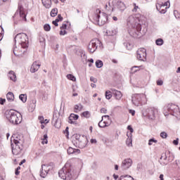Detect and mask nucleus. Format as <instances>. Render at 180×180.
<instances>
[{
  "label": "nucleus",
  "mask_w": 180,
  "mask_h": 180,
  "mask_svg": "<svg viewBox=\"0 0 180 180\" xmlns=\"http://www.w3.org/2000/svg\"><path fill=\"white\" fill-rule=\"evenodd\" d=\"M139 22H140V20L136 15H129L127 20L128 32L130 36L135 39L140 36V32H141V27H143Z\"/></svg>",
  "instance_id": "nucleus-1"
},
{
  "label": "nucleus",
  "mask_w": 180,
  "mask_h": 180,
  "mask_svg": "<svg viewBox=\"0 0 180 180\" xmlns=\"http://www.w3.org/2000/svg\"><path fill=\"white\" fill-rule=\"evenodd\" d=\"M58 175L61 179L75 180L78 176V173L71 167L70 164L66 163L65 166L58 172Z\"/></svg>",
  "instance_id": "nucleus-2"
},
{
  "label": "nucleus",
  "mask_w": 180,
  "mask_h": 180,
  "mask_svg": "<svg viewBox=\"0 0 180 180\" xmlns=\"http://www.w3.org/2000/svg\"><path fill=\"white\" fill-rule=\"evenodd\" d=\"M6 117L11 124H20L22 123V115L18 112L10 110L6 112Z\"/></svg>",
  "instance_id": "nucleus-3"
},
{
  "label": "nucleus",
  "mask_w": 180,
  "mask_h": 180,
  "mask_svg": "<svg viewBox=\"0 0 180 180\" xmlns=\"http://www.w3.org/2000/svg\"><path fill=\"white\" fill-rule=\"evenodd\" d=\"M93 20L98 26H103L108 22V14L101 13L99 8H97L93 15Z\"/></svg>",
  "instance_id": "nucleus-4"
},
{
  "label": "nucleus",
  "mask_w": 180,
  "mask_h": 180,
  "mask_svg": "<svg viewBox=\"0 0 180 180\" xmlns=\"http://www.w3.org/2000/svg\"><path fill=\"white\" fill-rule=\"evenodd\" d=\"M15 44L21 45L23 49H27L29 46V38L25 33L17 34L14 38Z\"/></svg>",
  "instance_id": "nucleus-5"
},
{
  "label": "nucleus",
  "mask_w": 180,
  "mask_h": 180,
  "mask_svg": "<svg viewBox=\"0 0 180 180\" xmlns=\"http://www.w3.org/2000/svg\"><path fill=\"white\" fill-rule=\"evenodd\" d=\"M131 101L135 106H140V105H146L147 103V97L144 94H136L132 96Z\"/></svg>",
  "instance_id": "nucleus-6"
},
{
  "label": "nucleus",
  "mask_w": 180,
  "mask_h": 180,
  "mask_svg": "<svg viewBox=\"0 0 180 180\" xmlns=\"http://www.w3.org/2000/svg\"><path fill=\"white\" fill-rule=\"evenodd\" d=\"M11 148L13 155H19L23 150V145L18 140L11 139Z\"/></svg>",
  "instance_id": "nucleus-7"
},
{
  "label": "nucleus",
  "mask_w": 180,
  "mask_h": 180,
  "mask_svg": "<svg viewBox=\"0 0 180 180\" xmlns=\"http://www.w3.org/2000/svg\"><path fill=\"white\" fill-rule=\"evenodd\" d=\"M54 169V163L50 162L46 165H41V171L40 172V176L41 178H46L49 172Z\"/></svg>",
  "instance_id": "nucleus-8"
},
{
  "label": "nucleus",
  "mask_w": 180,
  "mask_h": 180,
  "mask_svg": "<svg viewBox=\"0 0 180 180\" xmlns=\"http://www.w3.org/2000/svg\"><path fill=\"white\" fill-rule=\"evenodd\" d=\"M165 109L172 115V116H175V115H179V107L175 104L169 103L168 104Z\"/></svg>",
  "instance_id": "nucleus-9"
},
{
  "label": "nucleus",
  "mask_w": 180,
  "mask_h": 180,
  "mask_svg": "<svg viewBox=\"0 0 180 180\" xmlns=\"http://www.w3.org/2000/svg\"><path fill=\"white\" fill-rule=\"evenodd\" d=\"M98 44H99L100 47L102 45V42L98 39H94L90 41L89 44V51L90 53H95L96 51V49H98Z\"/></svg>",
  "instance_id": "nucleus-10"
},
{
  "label": "nucleus",
  "mask_w": 180,
  "mask_h": 180,
  "mask_svg": "<svg viewBox=\"0 0 180 180\" xmlns=\"http://www.w3.org/2000/svg\"><path fill=\"white\" fill-rule=\"evenodd\" d=\"M147 51L144 48H141L137 51L136 57L140 61H147Z\"/></svg>",
  "instance_id": "nucleus-11"
},
{
  "label": "nucleus",
  "mask_w": 180,
  "mask_h": 180,
  "mask_svg": "<svg viewBox=\"0 0 180 180\" xmlns=\"http://www.w3.org/2000/svg\"><path fill=\"white\" fill-rule=\"evenodd\" d=\"M146 116H148V119L151 120H154L155 119V116L158 115V109L156 108H150L146 110Z\"/></svg>",
  "instance_id": "nucleus-12"
},
{
  "label": "nucleus",
  "mask_w": 180,
  "mask_h": 180,
  "mask_svg": "<svg viewBox=\"0 0 180 180\" xmlns=\"http://www.w3.org/2000/svg\"><path fill=\"white\" fill-rule=\"evenodd\" d=\"M131 165H133V160L131 158H127L122 160L120 168L122 171H126L129 169Z\"/></svg>",
  "instance_id": "nucleus-13"
},
{
  "label": "nucleus",
  "mask_w": 180,
  "mask_h": 180,
  "mask_svg": "<svg viewBox=\"0 0 180 180\" xmlns=\"http://www.w3.org/2000/svg\"><path fill=\"white\" fill-rule=\"evenodd\" d=\"M27 48H23L21 46V45L16 46V44H15V47L13 49V54H15V56H22V54H23L24 53H26V50Z\"/></svg>",
  "instance_id": "nucleus-14"
},
{
  "label": "nucleus",
  "mask_w": 180,
  "mask_h": 180,
  "mask_svg": "<svg viewBox=\"0 0 180 180\" xmlns=\"http://www.w3.org/2000/svg\"><path fill=\"white\" fill-rule=\"evenodd\" d=\"M112 4H115V5L114 6L115 8H117V9H119L120 11H124L126 9V5H124V3L120 1H116L114 0L112 1Z\"/></svg>",
  "instance_id": "nucleus-15"
},
{
  "label": "nucleus",
  "mask_w": 180,
  "mask_h": 180,
  "mask_svg": "<svg viewBox=\"0 0 180 180\" xmlns=\"http://www.w3.org/2000/svg\"><path fill=\"white\" fill-rule=\"evenodd\" d=\"M52 124H53L56 129L61 127V120L58 119V117L56 116V114L53 115Z\"/></svg>",
  "instance_id": "nucleus-16"
},
{
  "label": "nucleus",
  "mask_w": 180,
  "mask_h": 180,
  "mask_svg": "<svg viewBox=\"0 0 180 180\" xmlns=\"http://www.w3.org/2000/svg\"><path fill=\"white\" fill-rule=\"evenodd\" d=\"M88 143V139L86 136L82 138L80 141L77 142V144L79 146V148H85L86 147V143Z\"/></svg>",
  "instance_id": "nucleus-17"
},
{
  "label": "nucleus",
  "mask_w": 180,
  "mask_h": 180,
  "mask_svg": "<svg viewBox=\"0 0 180 180\" xmlns=\"http://www.w3.org/2000/svg\"><path fill=\"white\" fill-rule=\"evenodd\" d=\"M111 91L112 95H114V96L115 97V99H117V101H120V99H122V96H123L122 92L115 89H111Z\"/></svg>",
  "instance_id": "nucleus-18"
},
{
  "label": "nucleus",
  "mask_w": 180,
  "mask_h": 180,
  "mask_svg": "<svg viewBox=\"0 0 180 180\" xmlns=\"http://www.w3.org/2000/svg\"><path fill=\"white\" fill-rule=\"evenodd\" d=\"M127 136L128 138L126 140V145L128 147H133V139H131V137H133V134H129V132H127Z\"/></svg>",
  "instance_id": "nucleus-19"
},
{
  "label": "nucleus",
  "mask_w": 180,
  "mask_h": 180,
  "mask_svg": "<svg viewBox=\"0 0 180 180\" xmlns=\"http://www.w3.org/2000/svg\"><path fill=\"white\" fill-rule=\"evenodd\" d=\"M41 65L39 64L37 61H35L32 63L30 68V72H36V71H39V68Z\"/></svg>",
  "instance_id": "nucleus-20"
},
{
  "label": "nucleus",
  "mask_w": 180,
  "mask_h": 180,
  "mask_svg": "<svg viewBox=\"0 0 180 180\" xmlns=\"http://www.w3.org/2000/svg\"><path fill=\"white\" fill-rule=\"evenodd\" d=\"M79 116L78 115L75 114H70V117H68V123H70V124H74V120H78V118Z\"/></svg>",
  "instance_id": "nucleus-21"
},
{
  "label": "nucleus",
  "mask_w": 180,
  "mask_h": 180,
  "mask_svg": "<svg viewBox=\"0 0 180 180\" xmlns=\"http://www.w3.org/2000/svg\"><path fill=\"white\" fill-rule=\"evenodd\" d=\"M68 154L71 155V154H80L81 150L79 149H75L72 147H69L68 148Z\"/></svg>",
  "instance_id": "nucleus-22"
},
{
  "label": "nucleus",
  "mask_w": 180,
  "mask_h": 180,
  "mask_svg": "<svg viewBox=\"0 0 180 180\" xmlns=\"http://www.w3.org/2000/svg\"><path fill=\"white\" fill-rule=\"evenodd\" d=\"M113 1H112V3H110V1L108 2V4H105V8L106 9V11H108V12H113Z\"/></svg>",
  "instance_id": "nucleus-23"
},
{
  "label": "nucleus",
  "mask_w": 180,
  "mask_h": 180,
  "mask_svg": "<svg viewBox=\"0 0 180 180\" xmlns=\"http://www.w3.org/2000/svg\"><path fill=\"white\" fill-rule=\"evenodd\" d=\"M6 98H7V101H8V102H13L15 101V95H13V93L9 91L7 94H6Z\"/></svg>",
  "instance_id": "nucleus-24"
},
{
  "label": "nucleus",
  "mask_w": 180,
  "mask_h": 180,
  "mask_svg": "<svg viewBox=\"0 0 180 180\" xmlns=\"http://www.w3.org/2000/svg\"><path fill=\"white\" fill-rule=\"evenodd\" d=\"M41 2L46 9L51 8V0H41Z\"/></svg>",
  "instance_id": "nucleus-25"
},
{
  "label": "nucleus",
  "mask_w": 180,
  "mask_h": 180,
  "mask_svg": "<svg viewBox=\"0 0 180 180\" xmlns=\"http://www.w3.org/2000/svg\"><path fill=\"white\" fill-rule=\"evenodd\" d=\"M84 109V105L81 103L77 104L75 105V112L78 113V112H81Z\"/></svg>",
  "instance_id": "nucleus-26"
},
{
  "label": "nucleus",
  "mask_w": 180,
  "mask_h": 180,
  "mask_svg": "<svg viewBox=\"0 0 180 180\" xmlns=\"http://www.w3.org/2000/svg\"><path fill=\"white\" fill-rule=\"evenodd\" d=\"M8 77L10 78V79L11 81H13L14 82H15V81H16V75L15 74L14 71H10L8 72Z\"/></svg>",
  "instance_id": "nucleus-27"
},
{
  "label": "nucleus",
  "mask_w": 180,
  "mask_h": 180,
  "mask_svg": "<svg viewBox=\"0 0 180 180\" xmlns=\"http://www.w3.org/2000/svg\"><path fill=\"white\" fill-rule=\"evenodd\" d=\"M110 123L106 122L105 121L103 122V119H102L99 122H98V126L101 128L103 127H108V126H110Z\"/></svg>",
  "instance_id": "nucleus-28"
},
{
  "label": "nucleus",
  "mask_w": 180,
  "mask_h": 180,
  "mask_svg": "<svg viewBox=\"0 0 180 180\" xmlns=\"http://www.w3.org/2000/svg\"><path fill=\"white\" fill-rule=\"evenodd\" d=\"M167 8H169V6L165 7V8H160L158 4H156V9H157L160 13H167Z\"/></svg>",
  "instance_id": "nucleus-29"
},
{
  "label": "nucleus",
  "mask_w": 180,
  "mask_h": 180,
  "mask_svg": "<svg viewBox=\"0 0 180 180\" xmlns=\"http://www.w3.org/2000/svg\"><path fill=\"white\" fill-rule=\"evenodd\" d=\"M107 33H109V36H115L117 34V29H110Z\"/></svg>",
  "instance_id": "nucleus-30"
},
{
  "label": "nucleus",
  "mask_w": 180,
  "mask_h": 180,
  "mask_svg": "<svg viewBox=\"0 0 180 180\" xmlns=\"http://www.w3.org/2000/svg\"><path fill=\"white\" fill-rule=\"evenodd\" d=\"M57 13H58V9L57 8H54L51 11V16L54 18L57 16Z\"/></svg>",
  "instance_id": "nucleus-31"
},
{
  "label": "nucleus",
  "mask_w": 180,
  "mask_h": 180,
  "mask_svg": "<svg viewBox=\"0 0 180 180\" xmlns=\"http://www.w3.org/2000/svg\"><path fill=\"white\" fill-rule=\"evenodd\" d=\"M119 180H134L131 176L125 175V176H121Z\"/></svg>",
  "instance_id": "nucleus-32"
},
{
  "label": "nucleus",
  "mask_w": 180,
  "mask_h": 180,
  "mask_svg": "<svg viewBox=\"0 0 180 180\" xmlns=\"http://www.w3.org/2000/svg\"><path fill=\"white\" fill-rule=\"evenodd\" d=\"M96 68H102L103 67V62L101 60H97L96 61Z\"/></svg>",
  "instance_id": "nucleus-33"
},
{
  "label": "nucleus",
  "mask_w": 180,
  "mask_h": 180,
  "mask_svg": "<svg viewBox=\"0 0 180 180\" xmlns=\"http://www.w3.org/2000/svg\"><path fill=\"white\" fill-rule=\"evenodd\" d=\"M19 99L25 103H26V101H27V96H26V94H20L19 96Z\"/></svg>",
  "instance_id": "nucleus-34"
},
{
  "label": "nucleus",
  "mask_w": 180,
  "mask_h": 180,
  "mask_svg": "<svg viewBox=\"0 0 180 180\" xmlns=\"http://www.w3.org/2000/svg\"><path fill=\"white\" fill-rule=\"evenodd\" d=\"M124 46L126 47L127 50H131L133 49V45L129 42H124Z\"/></svg>",
  "instance_id": "nucleus-35"
},
{
  "label": "nucleus",
  "mask_w": 180,
  "mask_h": 180,
  "mask_svg": "<svg viewBox=\"0 0 180 180\" xmlns=\"http://www.w3.org/2000/svg\"><path fill=\"white\" fill-rule=\"evenodd\" d=\"M39 43L41 46H46V39L44 37H39Z\"/></svg>",
  "instance_id": "nucleus-36"
},
{
  "label": "nucleus",
  "mask_w": 180,
  "mask_h": 180,
  "mask_svg": "<svg viewBox=\"0 0 180 180\" xmlns=\"http://www.w3.org/2000/svg\"><path fill=\"white\" fill-rule=\"evenodd\" d=\"M155 44L157 46H162L164 44V40L162 39H158L155 41Z\"/></svg>",
  "instance_id": "nucleus-37"
},
{
  "label": "nucleus",
  "mask_w": 180,
  "mask_h": 180,
  "mask_svg": "<svg viewBox=\"0 0 180 180\" xmlns=\"http://www.w3.org/2000/svg\"><path fill=\"white\" fill-rule=\"evenodd\" d=\"M112 91H105V98H107V99H110V98H112Z\"/></svg>",
  "instance_id": "nucleus-38"
},
{
  "label": "nucleus",
  "mask_w": 180,
  "mask_h": 180,
  "mask_svg": "<svg viewBox=\"0 0 180 180\" xmlns=\"http://www.w3.org/2000/svg\"><path fill=\"white\" fill-rule=\"evenodd\" d=\"M82 116L86 119H89V117H91V113L89 111H85L82 112Z\"/></svg>",
  "instance_id": "nucleus-39"
},
{
  "label": "nucleus",
  "mask_w": 180,
  "mask_h": 180,
  "mask_svg": "<svg viewBox=\"0 0 180 180\" xmlns=\"http://www.w3.org/2000/svg\"><path fill=\"white\" fill-rule=\"evenodd\" d=\"M85 136H81L79 134L75 135V139L77 140V143H78L79 141H81L82 139H85Z\"/></svg>",
  "instance_id": "nucleus-40"
},
{
  "label": "nucleus",
  "mask_w": 180,
  "mask_h": 180,
  "mask_svg": "<svg viewBox=\"0 0 180 180\" xmlns=\"http://www.w3.org/2000/svg\"><path fill=\"white\" fill-rule=\"evenodd\" d=\"M159 5V8H165V6H169V1H167L165 4H158Z\"/></svg>",
  "instance_id": "nucleus-41"
},
{
  "label": "nucleus",
  "mask_w": 180,
  "mask_h": 180,
  "mask_svg": "<svg viewBox=\"0 0 180 180\" xmlns=\"http://www.w3.org/2000/svg\"><path fill=\"white\" fill-rule=\"evenodd\" d=\"M44 29L45 32H50V30H51V27L49 24H45L44 25Z\"/></svg>",
  "instance_id": "nucleus-42"
},
{
  "label": "nucleus",
  "mask_w": 180,
  "mask_h": 180,
  "mask_svg": "<svg viewBox=\"0 0 180 180\" xmlns=\"http://www.w3.org/2000/svg\"><path fill=\"white\" fill-rule=\"evenodd\" d=\"M48 136L47 134H44V138L42 139V144H47V143H49V141L47 140Z\"/></svg>",
  "instance_id": "nucleus-43"
},
{
  "label": "nucleus",
  "mask_w": 180,
  "mask_h": 180,
  "mask_svg": "<svg viewBox=\"0 0 180 180\" xmlns=\"http://www.w3.org/2000/svg\"><path fill=\"white\" fill-rule=\"evenodd\" d=\"M68 79H70V81H76V78L74 77V75L69 74L67 75Z\"/></svg>",
  "instance_id": "nucleus-44"
},
{
  "label": "nucleus",
  "mask_w": 180,
  "mask_h": 180,
  "mask_svg": "<svg viewBox=\"0 0 180 180\" xmlns=\"http://www.w3.org/2000/svg\"><path fill=\"white\" fill-rule=\"evenodd\" d=\"M153 143H157L158 141L155 140V139H150L148 141V146H153Z\"/></svg>",
  "instance_id": "nucleus-45"
},
{
  "label": "nucleus",
  "mask_w": 180,
  "mask_h": 180,
  "mask_svg": "<svg viewBox=\"0 0 180 180\" xmlns=\"http://www.w3.org/2000/svg\"><path fill=\"white\" fill-rule=\"evenodd\" d=\"M30 106L34 109L36 108V99H32L30 102Z\"/></svg>",
  "instance_id": "nucleus-46"
},
{
  "label": "nucleus",
  "mask_w": 180,
  "mask_h": 180,
  "mask_svg": "<svg viewBox=\"0 0 180 180\" xmlns=\"http://www.w3.org/2000/svg\"><path fill=\"white\" fill-rule=\"evenodd\" d=\"M174 15L176 19H179L180 18V13L178 12V11L174 10Z\"/></svg>",
  "instance_id": "nucleus-47"
},
{
  "label": "nucleus",
  "mask_w": 180,
  "mask_h": 180,
  "mask_svg": "<svg viewBox=\"0 0 180 180\" xmlns=\"http://www.w3.org/2000/svg\"><path fill=\"white\" fill-rule=\"evenodd\" d=\"M167 136L168 134H167L165 131H162L160 133V137H162V139H167Z\"/></svg>",
  "instance_id": "nucleus-48"
},
{
  "label": "nucleus",
  "mask_w": 180,
  "mask_h": 180,
  "mask_svg": "<svg viewBox=\"0 0 180 180\" xmlns=\"http://www.w3.org/2000/svg\"><path fill=\"white\" fill-rule=\"evenodd\" d=\"M19 13H20V18H22V19H25V20H26V14H25V12L20 11V12H19Z\"/></svg>",
  "instance_id": "nucleus-49"
},
{
  "label": "nucleus",
  "mask_w": 180,
  "mask_h": 180,
  "mask_svg": "<svg viewBox=\"0 0 180 180\" xmlns=\"http://www.w3.org/2000/svg\"><path fill=\"white\" fill-rule=\"evenodd\" d=\"M38 120H39L41 124H43L44 123V117L39 116Z\"/></svg>",
  "instance_id": "nucleus-50"
},
{
  "label": "nucleus",
  "mask_w": 180,
  "mask_h": 180,
  "mask_svg": "<svg viewBox=\"0 0 180 180\" xmlns=\"http://www.w3.org/2000/svg\"><path fill=\"white\" fill-rule=\"evenodd\" d=\"M20 169V167L18 166L16 169H15V175H19V174H20V172L19 171Z\"/></svg>",
  "instance_id": "nucleus-51"
},
{
  "label": "nucleus",
  "mask_w": 180,
  "mask_h": 180,
  "mask_svg": "<svg viewBox=\"0 0 180 180\" xmlns=\"http://www.w3.org/2000/svg\"><path fill=\"white\" fill-rule=\"evenodd\" d=\"M67 33V31L65 30H60V36H65V34Z\"/></svg>",
  "instance_id": "nucleus-52"
},
{
  "label": "nucleus",
  "mask_w": 180,
  "mask_h": 180,
  "mask_svg": "<svg viewBox=\"0 0 180 180\" xmlns=\"http://www.w3.org/2000/svg\"><path fill=\"white\" fill-rule=\"evenodd\" d=\"M90 81H91V82H94V84L96 83V82H98V79H96V78H95V77H90Z\"/></svg>",
  "instance_id": "nucleus-53"
},
{
  "label": "nucleus",
  "mask_w": 180,
  "mask_h": 180,
  "mask_svg": "<svg viewBox=\"0 0 180 180\" xmlns=\"http://www.w3.org/2000/svg\"><path fill=\"white\" fill-rule=\"evenodd\" d=\"M127 129L129 130L130 133L129 134H131L133 133V131H134V130L133 129V128L131 127V125H129L127 127Z\"/></svg>",
  "instance_id": "nucleus-54"
},
{
  "label": "nucleus",
  "mask_w": 180,
  "mask_h": 180,
  "mask_svg": "<svg viewBox=\"0 0 180 180\" xmlns=\"http://www.w3.org/2000/svg\"><path fill=\"white\" fill-rule=\"evenodd\" d=\"M134 8L132 9V12H137V9H139V6H136V4H134Z\"/></svg>",
  "instance_id": "nucleus-55"
},
{
  "label": "nucleus",
  "mask_w": 180,
  "mask_h": 180,
  "mask_svg": "<svg viewBox=\"0 0 180 180\" xmlns=\"http://www.w3.org/2000/svg\"><path fill=\"white\" fill-rule=\"evenodd\" d=\"M179 139H178V138L176 140H174L173 144H174V146H178V144H179Z\"/></svg>",
  "instance_id": "nucleus-56"
},
{
  "label": "nucleus",
  "mask_w": 180,
  "mask_h": 180,
  "mask_svg": "<svg viewBox=\"0 0 180 180\" xmlns=\"http://www.w3.org/2000/svg\"><path fill=\"white\" fill-rule=\"evenodd\" d=\"M58 22L59 20H55L54 21L52 22L53 25H54V26H58Z\"/></svg>",
  "instance_id": "nucleus-57"
},
{
  "label": "nucleus",
  "mask_w": 180,
  "mask_h": 180,
  "mask_svg": "<svg viewBox=\"0 0 180 180\" xmlns=\"http://www.w3.org/2000/svg\"><path fill=\"white\" fill-rule=\"evenodd\" d=\"M108 112V110L105 108H102L101 109V113H107Z\"/></svg>",
  "instance_id": "nucleus-58"
},
{
  "label": "nucleus",
  "mask_w": 180,
  "mask_h": 180,
  "mask_svg": "<svg viewBox=\"0 0 180 180\" xmlns=\"http://www.w3.org/2000/svg\"><path fill=\"white\" fill-rule=\"evenodd\" d=\"M67 29V24H63L60 27V30H65Z\"/></svg>",
  "instance_id": "nucleus-59"
},
{
  "label": "nucleus",
  "mask_w": 180,
  "mask_h": 180,
  "mask_svg": "<svg viewBox=\"0 0 180 180\" xmlns=\"http://www.w3.org/2000/svg\"><path fill=\"white\" fill-rule=\"evenodd\" d=\"M56 20H59V22L63 20V17L61 16V14L58 15V18L56 19Z\"/></svg>",
  "instance_id": "nucleus-60"
},
{
  "label": "nucleus",
  "mask_w": 180,
  "mask_h": 180,
  "mask_svg": "<svg viewBox=\"0 0 180 180\" xmlns=\"http://www.w3.org/2000/svg\"><path fill=\"white\" fill-rule=\"evenodd\" d=\"M6 102V100L2 98H0V105H4Z\"/></svg>",
  "instance_id": "nucleus-61"
},
{
  "label": "nucleus",
  "mask_w": 180,
  "mask_h": 180,
  "mask_svg": "<svg viewBox=\"0 0 180 180\" xmlns=\"http://www.w3.org/2000/svg\"><path fill=\"white\" fill-rule=\"evenodd\" d=\"M162 84H164V82H162V80H158L157 81V85H159L160 86H161V85H162Z\"/></svg>",
  "instance_id": "nucleus-62"
},
{
  "label": "nucleus",
  "mask_w": 180,
  "mask_h": 180,
  "mask_svg": "<svg viewBox=\"0 0 180 180\" xmlns=\"http://www.w3.org/2000/svg\"><path fill=\"white\" fill-rule=\"evenodd\" d=\"M18 11H19V12H23V6L19 5V6H18Z\"/></svg>",
  "instance_id": "nucleus-63"
},
{
  "label": "nucleus",
  "mask_w": 180,
  "mask_h": 180,
  "mask_svg": "<svg viewBox=\"0 0 180 180\" xmlns=\"http://www.w3.org/2000/svg\"><path fill=\"white\" fill-rule=\"evenodd\" d=\"M129 113H131V115H132V116H134V115H136V111L134 110H129Z\"/></svg>",
  "instance_id": "nucleus-64"
}]
</instances>
